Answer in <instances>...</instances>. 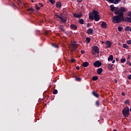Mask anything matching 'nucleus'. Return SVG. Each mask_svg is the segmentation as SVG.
<instances>
[{
	"label": "nucleus",
	"instance_id": "412c9836",
	"mask_svg": "<svg viewBox=\"0 0 131 131\" xmlns=\"http://www.w3.org/2000/svg\"><path fill=\"white\" fill-rule=\"evenodd\" d=\"M130 27L128 26H126L124 28V31L126 32L130 31Z\"/></svg>",
	"mask_w": 131,
	"mask_h": 131
},
{
	"label": "nucleus",
	"instance_id": "6ab92c4d",
	"mask_svg": "<svg viewBox=\"0 0 131 131\" xmlns=\"http://www.w3.org/2000/svg\"><path fill=\"white\" fill-rule=\"evenodd\" d=\"M89 65V62L86 61L83 62L82 64V66H83V67H88Z\"/></svg>",
	"mask_w": 131,
	"mask_h": 131
},
{
	"label": "nucleus",
	"instance_id": "5fc2aeb1",
	"mask_svg": "<svg viewBox=\"0 0 131 131\" xmlns=\"http://www.w3.org/2000/svg\"><path fill=\"white\" fill-rule=\"evenodd\" d=\"M129 58H130V55H128L127 59H129Z\"/></svg>",
	"mask_w": 131,
	"mask_h": 131
},
{
	"label": "nucleus",
	"instance_id": "9d476101",
	"mask_svg": "<svg viewBox=\"0 0 131 131\" xmlns=\"http://www.w3.org/2000/svg\"><path fill=\"white\" fill-rule=\"evenodd\" d=\"M73 16L75 17V18H81L82 16V13L81 12L80 13V14H77L76 13L73 14Z\"/></svg>",
	"mask_w": 131,
	"mask_h": 131
},
{
	"label": "nucleus",
	"instance_id": "49530a36",
	"mask_svg": "<svg viewBox=\"0 0 131 131\" xmlns=\"http://www.w3.org/2000/svg\"><path fill=\"white\" fill-rule=\"evenodd\" d=\"M75 53L76 54H78V53H79V51L78 50H76V52H75Z\"/></svg>",
	"mask_w": 131,
	"mask_h": 131
},
{
	"label": "nucleus",
	"instance_id": "0eeeda50",
	"mask_svg": "<svg viewBox=\"0 0 131 131\" xmlns=\"http://www.w3.org/2000/svg\"><path fill=\"white\" fill-rule=\"evenodd\" d=\"M92 50L94 51L95 53L96 54H99L100 53V49L97 46H95L93 47Z\"/></svg>",
	"mask_w": 131,
	"mask_h": 131
},
{
	"label": "nucleus",
	"instance_id": "39448f33",
	"mask_svg": "<svg viewBox=\"0 0 131 131\" xmlns=\"http://www.w3.org/2000/svg\"><path fill=\"white\" fill-rule=\"evenodd\" d=\"M72 49H71V52H76L78 47L77 46V43H72L71 44Z\"/></svg>",
	"mask_w": 131,
	"mask_h": 131
},
{
	"label": "nucleus",
	"instance_id": "c85d7f7f",
	"mask_svg": "<svg viewBox=\"0 0 131 131\" xmlns=\"http://www.w3.org/2000/svg\"><path fill=\"white\" fill-rule=\"evenodd\" d=\"M124 104H125V105H129L130 104V101L128 100H126L124 102Z\"/></svg>",
	"mask_w": 131,
	"mask_h": 131
},
{
	"label": "nucleus",
	"instance_id": "9b49d317",
	"mask_svg": "<svg viewBox=\"0 0 131 131\" xmlns=\"http://www.w3.org/2000/svg\"><path fill=\"white\" fill-rule=\"evenodd\" d=\"M102 72H103V69L102 68H98L97 70V74H98L99 75H100V74H101L102 73Z\"/></svg>",
	"mask_w": 131,
	"mask_h": 131
},
{
	"label": "nucleus",
	"instance_id": "aec40b11",
	"mask_svg": "<svg viewBox=\"0 0 131 131\" xmlns=\"http://www.w3.org/2000/svg\"><path fill=\"white\" fill-rule=\"evenodd\" d=\"M17 5L18 7H21V6H23V3L21 0H18Z\"/></svg>",
	"mask_w": 131,
	"mask_h": 131
},
{
	"label": "nucleus",
	"instance_id": "423d86ee",
	"mask_svg": "<svg viewBox=\"0 0 131 131\" xmlns=\"http://www.w3.org/2000/svg\"><path fill=\"white\" fill-rule=\"evenodd\" d=\"M93 65L95 67H101V66H102V62H100L99 60H97L94 62Z\"/></svg>",
	"mask_w": 131,
	"mask_h": 131
},
{
	"label": "nucleus",
	"instance_id": "4c0bfd02",
	"mask_svg": "<svg viewBox=\"0 0 131 131\" xmlns=\"http://www.w3.org/2000/svg\"><path fill=\"white\" fill-rule=\"evenodd\" d=\"M35 8L36 9V10H38L40 9V7H38V5H37V4L35 5Z\"/></svg>",
	"mask_w": 131,
	"mask_h": 131
},
{
	"label": "nucleus",
	"instance_id": "603ef678",
	"mask_svg": "<svg viewBox=\"0 0 131 131\" xmlns=\"http://www.w3.org/2000/svg\"><path fill=\"white\" fill-rule=\"evenodd\" d=\"M78 3H81L82 2V0H77Z\"/></svg>",
	"mask_w": 131,
	"mask_h": 131
},
{
	"label": "nucleus",
	"instance_id": "e2e57ef3",
	"mask_svg": "<svg viewBox=\"0 0 131 131\" xmlns=\"http://www.w3.org/2000/svg\"><path fill=\"white\" fill-rule=\"evenodd\" d=\"M130 32H131V27L130 28Z\"/></svg>",
	"mask_w": 131,
	"mask_h": 131
},
{
	"label": "nucleus",
	"instance_id": "58836bf2",
	"mask_svg": "<svg viewBox=\"0 0 131 131\" xmlns=\"http://www.w3.org/2000/svg\"><path fill=\"white\" fill-rule=\"evenodd\" d=\"M76 80H77V81H80V80H81V79L80 78H78V77H77V76H76Z\"/></svg>",
	"mask_w": 131,
	"mask_h": 131
},
{
	"label": "nucleus",
	"instance_id": "bb28decb",
	"mask_svg": "<svg viewBox=\"0 0 131 131\" xmlns=\"http://www.w3.org/2000/svg\"><path fill=\"white\" fill-rule=\"evenodd\" d=\"M95 105L97 106V107H99L100 106V101L99 100L96 101Z\"/></svg>",
	"mask_w": 131,
	"mask_h": 131
},
{
	"label": "nucleus",
	"instance_id": "680f3d73",
	"mask_svg": "<svg viewBox=\"0 0 131 131\" xmlns=\"http://www.w3.org/2000/svg\"><path fill=\"white\" fill-rule=\"evenodd\" d=\"M113 131H117V130L115 129L113 130Z\"/></svg>",
	"mask_w": 131,
	"mask_h": 131
},
{
	"label": "nucleus",
	"instance_id": "b1692460",
	"mask_svg": "<svg viewBox=\"0 0 131 131\" xmlns=\"http://www.w3.org/2000/svg\"><path fill=\"white\" fill-rule=\"evenodd\" d=\"M92 80L93 81H96V80H98V76H95L92 77Z\"/></svg>",
	"mask_w": 131,
	"mask_h": 131
},
{
	"label": "nucleus",
	"instance_id": "5701e85b",
	"mask_svg": "<svg viewBox=\"0 0 131 131\" xmlns=\"http://www.w3.org/2000/svg\"><path fill=\"white\" fill-rule=\"evenodd\" d=\"M123 47L124 49H126V50H128V49H129V46H128L126 44H123Z\"/></svg>",
	"mask_w": 131,
	"mask_h": 131
},
{
	"label": "nucleus",
	"instance_id": "052dcab7",
	"mask_svg": "<svg viewBox=\"0 0 131 131\" xmlns=\"http://www.w3.org/2000/svg\"><path fill=\"white\" fill-rule=\"evenodd\" d=\"M74 43H76V41H74Z\"/></svg>",
	"mask_w": 131,
	"mask_h": 131
},
{
	"label": "nucleus",
	"instance_id": "a19ab883",
	"mask_svg": "<svg viewBox=\"0 0 131 131\" xmlns=\"http://www.w3.org/2000/svg\"><path fill=\"white\" fill-rule=\"evenodd\" d=\"M127 45H131V40H128L127 41Z\"/></svg>",
	"mask_w": 131,
	"mask_h": 131
},
{
	"label": "nucleus",
	"instance_id": "c03bdc74",
	"mask_svg": "<svg viewBox=\"0 0 131 131\" xmlns=\"http://www.w3.org/2000/svg\"><path fill=\"white\" fill-rule=\"evenodd\" d=\"M84 53H85V52L84 51V50H81V54H84Z\"/></svg>",
	"mask_w": 131,
	"mask_h": 131
},
{
	"label": "nucleus",
	"instance_id": "f03ea898",
	"mask_svg": "<svg viewBox=\"0 0 131 131\" xmlns=\"http://www.w3.org/2000/svg\"><path fill=\"white\" fill-rule=\"evenodd\" d=\"M121 21H125V17H122L119 15V14H117V15L113 17L112 21L113 23L118 24L121 23Z\"/></svg>",
	"mask_w": 131,
	"mask_h": 131
},
{
	"label": "nucleus",
	"instance_id": "bf43d9fd",
	"mask_svg": "<svg viewBox=\"0 0 131 131\" xmlns=\"http://www.w3.org/2000/svg\"><path fill=\"white\" fill-rule=\"evenodd\" d=\"M32 3H34V1L33 0H31Z\"/></svg>",
	"mask_w": 131,
	"mask_h": 131
},
{
	"label": "nucleus",
	"instance_id": "8fccbe9b",
	"mask_svg": "<svg viewBox=\"0 0 131 131\" xmlns=\"http://www.w3.org/2000/svg\"><path fill=\"white\" fill-rule=\"evenodd\" d=\"M56 17H57V18H60V17H61V16L58 15H55Z\"/></svg>",
	"mask_w": 131,
	"mask_h": 131
},
{
	"label": "nucleus",
	"instance_id": "20e7f679",
	"mask_svg": "<svg viewBox=\"0 0 131 131\" xmlns=\"http://www.w3.org/2000/svg\"><path fill=\"white\" fill-rule=\"evenodd\" d=\"M122 113L124 117H128L130 114L129 112V108L128 107H125L122 111Z\"/></svg>",
	"mask_w": 131,
	"mask_h": 131
},
{
	"label": "nucleus",
	"instance_id": "f8f14e48",
	"mask_svg": "<svg viewBox=\"0 0 131 131\" xmlns=\"http://www.w3.org/2000/svg\"><path fill=\"white\" fill-rule=\"evenodd\" d=\"M86 33L88 34H93L94 32H93V29H92V28L89 29L87 30Z\"/></svg>",
	"mask_w": 131,
	"mask_h": 131
},
{
	"label": "nucleus",
	"instance_id": "cd10ccee",
	"mask_svg": "<svg viewBox=\"0 0 131 131\" xmlns=\"http://www.w3.org/2000/svg\"><path fill=\"white\" fill-rule=\"evenodd\" d=\"M114 64H110L108 65V70H112V67Z\"/></svg>",
	"mask_w": 131,
	"mask_h": 131
},
{
	"label": "nucleus",
	"instance_id": "13d9d810",
	"mask_svg": "<svg viewBox=\"0 0 131 131\" xmlns=\"http://www.w3.org/2000/svg\"><path fill=\"white\" fill-rule=\"evenodd\" d=\"M65 34H66V35H68V34H67V32H65Z\"/></svg>",
	"mask_w": 131,
	"mask_h": 131
},
{
	"label": "nucleus",
	"instance_id": "a18cd8bd",
	"mask_svg": "<svg viewBox=\"0 0 131 131\" xmlns=\"http://www.w3.org/2000/svg\"><path fill=\"white\" fill-rule=\"evenodd\" d=\"M128 79H131V74L128 76Z\"/></svg>",
	"mask_w": 131,
	"mask_h": 131
},
{
	"label": "nucleus",
	"instance_id": "7c9ffc66",
	"mask_svg": "<svg viewBox=\"0 0 131 131\" xmlns=\"http://www.w3.org/2000/svg\"><path fill=\"white\" fill-rule=\"evenodd\" d=\"M86 42H88V43H90V42H91V38L86 37Z\"/></svg>",
	"mask_w": 131,
	"mask_h": 131
},
{
	"label": "nucleus",
	"instance_id": "f3484780",
	"mask_svg": "<svg viewBox=\"0 0 131 131\" xmlns=\"http://www.w3.org/2000/svg\"><path fill=\"white\" fill-rule=\"evenodd\" d=\"M92 94L93 96H94L96 98H99V94H98V93H96V91H93V92H92Z\"/></svg>",
	"mask_w": 131,
	"mask_h": 131
},
{
	"label": "nucleus",
	"instance_id": "37998d69",
	"mask_svg": "<svg viewBox=\"0 0 131 131\" xmlns=\"http://www.w3.org/2000/svg\"><path fill=\"white\" fill-rule=\"evenodd\" d=\"M39 6H40V7H43V4H42V3H39Z\"/></svg>",
	"mask_w": 131,
	"mask_h": 131
},
{
	"label": "nucleus",
	"instance_id": "c756f323",
	"mask_svg": "<svg viewBox=\"0 0 131 131\" xmlns=\"http://www.w3.org/2000/svg\"><path fill=\"white\" fill-rule=\"evenodd\" d=\"M79 23L80 24H83V23H84V20L83 19H80L79 20Z\"/></svg>",
	"mask_w": 131,
	"mask_h": 131
},
{
	"label": "nucleus",
	"instance_id": "7ed1b4c3",
	"mask_svg": "<svg viewBox=\"0 0 131 131\" xmlns=\"http://www.w3.org/2000/svg\"><path fill=\"white\" fill-rule=\"evenodd\" d=\"M124 12H126V8L121 7L119 9H117V11H115V15H119L122 17H124Z\"/></svg>",
	"mask_w": 131,
	"mask_h": 131
},
{
	"label": "nucleus",
	"instance_id": "f704fd0d",
	"mask_svg": "<svg viewBox=\"0 0 131 131\" xmlns=\"http://www.w3.org/2000/svg\"><path fill=\"white\" fill-rule=\"evenodd\" d=\"M50 3H51V4H52V5H54V4L55 3H56V2L55 1V0H49Z\"/></svg>",
	"mask_w": 131,
	"mask_h": 131
},
{
	"label": "nucleus",
	"instance_id": "4468645a",
	"mask_svg": "<svg viewBox=\"0 0 131 131\" xmlns=\"http://www.w3.org/2000/svg\"><path fill=\"white\" fill-rule=\"evenodd\" d=\"M105 45H106V48H110L111 47V45L112 44L110 41L107 40L106 41Z\"/></svg>",
	"mask_w": 131,
	"mask_h": 131
},
{
	"label": "nucleus",
	"instance_id": "1a4fd4ad",
	"mask_svg": "<svg viewBox=\"0 0 131 131\" xmlns=\"http://www.w3.org/2000/svg\"><path fill=\"white\" fill-rule=\"evenodd\" d=\"M111 11H112V12H114V11H117L118 8L117 7H115L114 5H111L110 6Z\"/></svg>",
	"mask_w": 131,
	"mask_h": 131
},
{
	"label": "nucleus",
	"instance_id": "4be33fe9",
	"mask_svg": "<svg viewBox=\"0 0 131 131\" xmlns=\"http://www.w3.org/2000/svg\"><path fill=\"white\" fill-rule=\"evenodd\" d=\"M44 34H45L46 36H48V35H49V34H51V31H45L44 32Z\"/></svg>",
	"mask_w": 131,
	"mask_h": 131
},
{
	"label": "nucleus",
	"instance_id": "de8ad7c7",
	"mask_svg": "<svg viewBox=\"0 0 131 131\" xmlns=\"http://www.w3.org/2000/svg\"><path fill=\"white\" fill-rule=\"evenodd\" d=\"M76 69L77 70H79V67H78V66L76 67Z\"/></svg>",
	"mask_w": 131,
	"mask_h": 131
},
{
	"label": "nucleus",
	"instance_id": "e433bc0d",
	"mask_svg": "<svg viewBox=\"0 0 131 131\" xmlns=\"http://www.w3.org/2000/svg\"><path fill=\"white\" fill-rule=\"evenodd\" d=\"M27 11H30L31 12H34V10H33V8H29L27 9Z\"/></svg>",
	"mask_w": 131,
	"mask_h": 131
},
{
	"label": "nucleus",
	"instance_id": "dca6fc26",
	"mask_svg": "<svg viewBox=\"0 0 131 131\" xmlns=\"http://www.w3.org/2000/svg\"><path fill=\"white\" fill-rule=\"evenodd\" d=\"M71 28H72V29H74V30H76V29H77V26L74 24H71Z\"/></svg>",
	"mask_w": 131,
	"mask_h": 131
},
{
	"label": "nucleus",
	"instance_id": "f257e3e1",
	"mask_svg": "<svg viewBox=\"0 0 131 131\" xmlns=\"http://www.w3.org/2000/svg\"><path fill=\"white\" fill-rule=\"evenodd\" d=\"M89 19L90 20H95L96 22H98L100 20V15H99V12L96 10H93V12L89 14Z\"/></svg>",
	"mask_w": 131,
	"mask_h": 131
},
{
	"label": "nucleus",
	"instance_id": "3c124183",
	"mask_svg": "<svg viewBox=\"0 0 131 131\" xmlns=\"http://www.w3.org/2000/svg\"><path fill=\"white\" fill-rule=\"evenodd\" d=\"M92 54H93V55H96V52L93 51V50H92Z\"/></svg>",
	"mask_w": 131,
	"mask_h": 131
},
{
	"label": "nucleus",
	"instance_id": "6e6552de",
	"mask_svg": "<svg viewBox=\"0 0 131 131\" xmlns=\"http://www.w3.org/2000/svg\"><path fill=\"white\" fill-rule=\"evenodd\" d=\"M106 2H109L111 4H114V5H117L120 2V0H105Z\"/></svg>",
	"mask_w": 131,
	"mask_h": 131
},
{
	"label": "nucleus",
	"instance_id": "ddd939ff",
	"mask_svg": "<svg viewBox=\"0 0 131 131\" xmlns=\"http://www.w3.org/2000/svg\"><path fill=\"white\" fill-rule=\"evenodd\" d=\"M56 7L57 8H59L60 9L62 7V4H61L60 2H57L56 3Z\"/></svg>",
	"mask_w": 131,
	"mask_h": 131
},
{
	"label": "nucleus",
	"instance_id": "393cba45",
	"mask_svg": "<svg viewBox=\"0 0 131 131\" xmlns=\"http://www.w3.org/2000/svg\"><path fill=\"white\" fill-rule=\"evenodd\" d=\"M11 7H12V8L14 9V10H16V9H18V7H17V6H16V5H15V4L14 3H12L11 4Z\"/></svg>",
	"mask_w": 131,
	"mask_h": 131
},
{
	"label": "nucleus",
	"instance_id": "6e6d98bb",
	"mask_svg": "<svg viewBox=\"0 0 131 131\" xmlns=\"http://www.w3.org/2000/svg\"><path fill=\"white\" fill-rule=\"evenodd\" d=\"M116 61L117 62H118V61H119L118 58H116Z\"/></svg>",
	"mask_w": 131,
	"mask_h": 131
},
{
	"label": "nucleus",
	"instance_id": "2eb2a0df",
	"mask_svg": "<svg viewBox=\"0 0 131 131\" xmlns=\"http://www.w3.org/2000/svg\"><path fill=\"white\" fill-rule=\"evenodd\" d=\"M101 27L102 28H106L107 27V24L105 21H103L101 25Z\"/></svg>",
	"mask_w": 131,
	"mask_h": 131
},
{
	"label": "nucleus",
	"instance_id": "69168bd1",
	"mask_svg": "<svg viewBox=\"0 0 131 131\" xmlns=\"http://www.w3.org/2000/svg\"><path fill=\"white\" fill-rule=\"evenodd\" d=\"M127 83H128H128H129V82H127Z\"/></svg>",
	"mask_w": 131,
	"mask_h": 131
},
{
	"label": "nucleus",
	"instance_id": "0e129e2a",
	"mask_svg": "<svg viewBox=\"0 0 131 131\" xmlns=\"http://www.w3.org/2000/svg\"><path fill=\"white\" fill-rule=\"evenodd\" d=\"M129 66H131V63H129Z\"/></svg>",
	"mask_w": 131,
	"mask_h": 131
},
{
	"label": "nucleus",
	"instance_id": "09e8293b",
	"mask_svg": "<svg viewBox=\"0 0 131 131\" xmlns=\"http://www.w3.org/2000/svg\"><path fill=\"white\" fill-rule=\"evenodd\" d=\"M121 95H122V96H125V93H124V92H122Z\"/></svg>",
	"mask_w": 131,
	"mask_h": 131
},
{
	"label": "nucleus",
	"instance_id": "79ce46f5",
	"mask_svg": "<svg viewBox=\"0 0 131 131\" xmlns=\"http://www.w3.org/2000/svg\"><path fill=\"white\" fill-rule=\"evenodd\" d=\"M71 61L72 62V63H74V62H75V59L74 58L71 59Z\"/></svg>",
	"mask_w": 131,
	"mask_h": 131
},
{
	"label": "nucleus",
	"instance_id": "a878e982",
	"mask_svg": "<svg viewBox=\"0 0 131 131\" xmlns=\"http://www.w3.org/2000/svg\"><path fill=\"white\" fill-rule=\"evenodd\" d=\"M113 60V55H111L108 58V61H112Z\"/></svg>",
	"mask_w": 131,
	"mask_h": 131
},
{
	"label": "nucleus",
	"instance_id": "2f4dec72",
	"mask_svg": "<svg viewBox=\"0 0 131 131\" xmlns=\"http://www.w3.org/2000/svg\"><path fill=\"white\" fill-rule=\"evenodd\" d=\"M122 29H123V28H122V27H118V30L119 32L122 31Z\"/></svg>",
	"mask_w": 131,
	"mask_h": 131
},
{
	"label": "nucleus",
	"instance_id": "a211bd4d",
	"mask_svg": "<svg viewBox=\"0 0 131 131\" xmlns=\"http://www.w3.org/2000/svg\"><path fill=\"white\" fill-rule=\"evenodd\" d=\"M59 19L61 20V22H63V23H66L67 21V18H63V17H59Z\"/></svg>",
	"mask_w": 131,
	"mask_h": 131
},
{
	"label": "nucleus",
	"instance_id": "473e14b6",
	"mask_svg": "<svg viewBox=\"0 0 131 131\" xmlns=\"http://www.w3.org/2000/svg\"><path fill=\"white\" fill-rule=\"evenodd\" d=\"M52 47H53L54 48H56L57 49V48H59V46L58 45H57L56 43H53L52 45Z\"/></svg>",
	"mask_w": 131,
	"mask_h": 131
},
{
	"label": "nucleus",
	"instance_id": "72a5a7b5",
	"mask_svg": "<svg viewBox=\"0 0 131 131\" xmlns=\"http://www.w3.org/2000/svg\"><path fill=\"white\" fill-rule=\"evenodd\" d=\"M56 94H58V90H54L53 92V95H56Z\"/></svg>",
	"mask_w": 131,
	"mask_h": 131
},
{
	"label": "nucleus",
	"instance_id": "4d7b16f0",
	"mask_svg": "<svg viewBox=\"0 0 131 131\" xmlns=\"http://www.w3.org/2000/svg\"><path fill=\"white\" fill-rule=\"evenodd\" d=\"M87 27H90V24H87Z\"/></svg>",
	"mask_w": 131,
	"mask_h": 131
},
{
	"label": "nucleus",
	"instance_id": "ea45409f",
	"mask_svg": "<svg viewBox=\"0 0 131 131\" xmlns=\"http://www.w3.org/2000/svg\"><path fill=\"white\" fill-rule=\"evenodd\" d=\"M59 29H60V30H61V31H64V28L62 27V26H61V27H60L59 28Z\"/></svg>",
	"mask_w": 131,
	"mask_h": 131
},
{
	"label": "nucleus",
	"instance_id": "338daca9",
	"mask_svg": "<svg viewBox=\"0 0 131 131\" xmlns=\"http://www.w3.org/2000/svg\"><path fill=\"white\" fill-rule=\"evenodd\" d=\"M72 1H74L75 0H72Z\"/></svg>",
	"mask_w": 131,
	"mask_h": 131
},
{
	"label": "nucleus",
	"instance_id": "774afa93",
	"mask_svg": "<svg viewBox=\"0 0 131 131\" xmlns=\"http://www.w3.org/2000/svg\"><path fill=\"white\" fill-rule=\"evenodd\" d=\"M102 43H103V41H102Z\"/></svg>",
	"mask_w": 131,
	"mask_h": 131
},
{
	"label": "nucleus",
	"instance_id": "c9c22d12",
	"mask_svg": "<svg viewBox=\"0 0 131 131\" xmlns=\"http://www.w3.org/2000/svg\"><path fill=\"white\" fill-rule=\"evenodd\" d=\"M126 61V59L125 58H122L121 59V63H124Z\"/></svg>",
	"mask_w": 131,
	"mask_h": 131
},
{
	"label": "nucleus",
	"instance_id": "864d4df0",
	"mask_svg": "<svg viewBox=\"0 0 131 131\" xmlns=\"http://www.w3.org/2000/svg\"><path fill=\"white\" fill-rule=\"evenodd\" d=\"M112 63H115V60H112Z\"/></svg>",
	"mask_w": 131,
	"mask_h": 131
}]
</instances>
